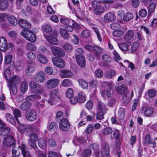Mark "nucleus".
<instances>
[{
	"instance_id": "obj_62",
	"label": "nucleus",
	"mask_w": 157,
	"mask_h": 157,
	"mask_svg": "<svg viewBox=\"0 0 157 157\" xmlns=\"http://www.w3.org/2000/svg\"><path fill=\"white\" fill-rule=\"evenodd\" d=\"M18 147L20 148L22 153L28 151L27 146L24 142H22L21 145L18 146Z\"/></svg>"
},
{
	"instance_id": "obj_54",
	"label": "nucleus",
	"mask_w": 157,
	"mask_h": 157,
	"mask_svg": "<svg viewBox=\"0 0 157 157\" xmlns=\"http://www.w3.org/2000/svg\"><path fill=\"white\" fill-rule=\"evenodd\" d=\"M124 34L123 31L121 30H117L113 32V35L116 37L121 36Z\"/></svg>"
},
{
	"instance_id": "obj_34",
	"label": "nucleus",
	"mask_w": 157,
	"mask_h": 157,
	"mask_svg": "<svg viewBox=\"0 0 157 157\" xmlns=\"http://www.w3.org/2000/svg\"><path fill=\"white\" fill-rule=\"evenodd\" d=\"M37 58L38 61L42 63L45 64L48 62L47 58L44 55L40 54H38Z\"/></svg>"
},
{
	"instance_id": "obj_36",
	"label": "nucleus",
	"mask_w": 157,
	"mask_h": 157,
	"mask_svg": "<svg viewBox=\"0 0 157 157\" xmlns=\"http://www.w3.org/2000/svg\"><path fill=\"white\" fill-rule=\"evenodd\" d=\"M94 30L96 34L98 40L100 41L102 40V37L100 31L99 30L98 28L96 26L90 27Z\"/></svg>"
},
{
	"instance_id": "obj_59",
	"label": "nucleus",
	"mask_w": 157,
	"mask_h": 157,
	"mask_svg": "<svg viewBox=\"0 0 157 157\" xmlns=\"http://www.w3.org/2000/svg\"><path fill=\"white\" fill-rule=\"evenodd\" d=\"M120 133L118 130H115L113 131V136L114 139L119 140L120 137Z\"/></svg>"
},
{
	"instance_id": "obj_18",
	"label": "nucleus",
	"mask_w": 157,
	"mask_h": 157,
	"mask_svg": "<svg viewBox=\"0 0 157 157\" xmlns=\"http://www.w3.org/2000/svg\"><path fill=\"white\" fill-rule=\"evenodd\" d=\"M18 23L21 27L25 29H29L31 27V24L25 19H20Z\"/></svg>"
},
{
	"instance_id": "obj_19",
	"label": "nucleus",
	"mask_w": 157,
	"mask_h": 157,
	"mask_svg": "<svg viewBox=\"0 0 157 157\" xmlns=\"http://www.w3.org/2000/svg\"><path fill=\"white\" fill-rule=\"evenodd\" d=\"M32 105L31 103L26 101L22 102L20 105V109L22 111H26L29 109Z\"/></svg>"
},
{
	"instance_id": "obj_55",
	"label": "nucleus",
	"mask_w": 157,
	"mask_h": 157,
	"mask_svg": "<svg viewBox=\"0 0 157 157\" xmlns=\"http://www.w3.org/2000/svg\"><path fill=\"white\" fill-rule=\"evenodd\" d=\"M108 100L109 101L108 105L109 107H113L115 105L116 100L113 97L109 98H108Z\"/></svg>"
},
{
	"instance_id": "obj_49",
	"label": "nucleus",
	"mask_w": 157,
	"mask_h": 157,
	"mask_svg": "<svg viewBox=\"0 0 157 157\" xmlns=\"http://www.w3.org/2000/svg\"><path fill=\"white\" fill-rule=\"evenodd\" d=\"M90 35V33L89 31L87 29H85L82 32L81 34V36L82 38H87L89 37Z\"/></svg>"
},
{
	"instance_id": "obj_50",
	"label": "nucleus",
	"mask_w": 157,
	"mask_h": 157,
	"mask_svg": "<svg viewBox=\"0 0 157 157\" xmlns=\"http://www.w3.org/2000/svg\"><path fill=\"white\" fill-rule=\"evenodd\" d=\"M63 49L68 52H71L73 49V46L69 43H66L63 45Z\"/></svg>"
},
{
	"instance_id": "obj_2",
	"label": "nucleus",
	"mask_w": 157,
	"mask_h": 157,
	"mask_svg": "<svg viewBox=\"0 0 157 157\" xmlns=\"http://www.w3.org/2000/svg\"><path fill=\"white\" fill-rule=\"evenodd\" d=\"M31 91L33 93L39 94H44L45 93L43 86L41 85L37 84L34 81H31L29 83Z\"/></svg>"
},
{
	"instance_id": "obj_1",
	"label": "nucleus",
	"mask_w": 157,
	"mask_h": 157,
	"mask_svg": "<svg viewBox=\"0 0 157 157\" xmlns=\"http://www.w3.org/2000/svg\"><path fill=\"white\" fill-rule=\"evenodd\" d=\"M114 2L112 0H104L101 1H98L94 0L91 2V5L94 8V13L97 15L101 14L104 12L106 6H104L101 4H112Z\"/></svg>"
},
{
	"instance_id": "obj_12",
	"label": "nucleus",
	"mask_w": 157,
	"mask_h": 157,
	"mask_svg": "<svg viewBox=\"0 0 157 157\" xmlns=\"http://www.w3.org/2000/svg\"><path fill=\"white\" fill-rule=\"evenodd\" d=\"M34 79L39 83L44 82L46 80L45 73L43 71H39L36 73L34 76Z\"/></svg>"
},
{
	"instance_id": "obj_21",
	"label": "nucleus",
	"mask_w": 157,
	"mask_h": 157,
	"mask_svg": "<svg viewBox=\"0 0 157 157\" xmlns=\"http://www.w3.org/2000/svg\"><path fill=\"white\" fill-rule=\"evenodd\" d=\"M135 34L134 31L132 30H128L124 36V39L126 41H128L132 39L134 36Z\"/></svg>"
},
{
	"instance_id": "obj_26",
	"label": "nucleus",
	"mask_w": 157,
	"mask_h": 157,
	"mask_svg": "<svg viewBox=\"0 0 157 157\" xmlns=\"http://www.w3.org/2000/svg\"><path fill=\"white\" fill-rule=\"evenodd\" d=\"M6 117L7 121L12 125L15 126L16 124V122L13 116L10 113L6 114Z\"/></svg>"
},
{
	"instance_id": "obj_14",
	"label": "nucleus",
	"mask_w": 157,
	"mask_h": 157,
	"mask_svg": "<svg viewBox=\"0 0 157 157\" xmlns=\"http://www.w3.org/2000/svg\"><path fill=\"white\" fill-rule=\"evenodd\" d=\"M21 81L20 78L17 76L13 75L7 81L8 84L11 85H16L17 84L20 83Z\"/></svg>"
},
{
	"instance_id": "obj_27",
	"label": "nucleus",
	"mask_w": 157,
	"mask_h": 157,
	"mask_svg": "<svg viewBox=\"0 0 157 157\" xmlns=\"http://www.w3.org/2000/svg\"><path fill=\"white\" fill-rule=\"evenodd\" d=\"M116 90L117 92L120 94H123L126 90L127 89L125 86L123 84L116 86Z\"/></svg>"
},
{
	"instance_id": "obj_28",
	"label": "nucleus",
	"mask_w": 157,
	"mask_h": 157,
	"mask_svg": "<svg viewBox=\"0 0 157 157\" xmlns=\"http://www.w3.org/2000/svg\"><path fill=\"white\" fill-rule=\"evenodd\" d=\"M8 20L9 23L13 26H15L17 24V21L16 18L13 15L8 16Z\"/></svg>"
},
{
	"instance_id": "obj_16",
	"label": "nucleus",
	"mask_w": 157,
	"mask_h": 157,
	"mask_svg": "<svg viewBox=\"0 0 157 157\" xmlns=\"http://www.w3.org/2000/svg\"><path fill=\"white\" fill-rule=\"evenodd\" d=\"M18 124L17 128L18 131L21 133H24L28 128L27 125L21 123L18 121V119H17Z\"/></svg>"
},
{
	"instance_id": "obj_31",
	"label": "nucleus",
	"mask_w": 157,
	"mask_h": 157,
	"mask_svg": "<svg viewBox=\"0 0 157 157\" xmlns=\"http://www.w3.org/2000/svg\"><path fill=\"white\" fill-rule=\"evenodd\" d=\"M12 156L10 157H19L20 155L18 147L14 146L12 150Z\"/></svg>"
},
{
	"instance_id": "obj_35",
	"label": "nucleus",
	"mask_w": 157,
	"mask_h": 157,
	"mask_svg": "<svg viewBox=\"0 0 157 157\" xmlns=\"http://www.w3.org/2000/svg\"><path fill=\"white\" fill-rule=\"evenodd\" d=\"M60 21L65 26L68 25H72L74 24V22L73 20L64 18L61 19Z\"/></svg>"
},
{
	"instance_id": "obj_61",
	"label": "nucleus",
	"mask_w": 157,
	"mask_h": 157,
	"mask_svg": "<svg viewBox=\"0 0 157 157\" xmlns=\"http://www.w3.org/2000/svg\"><path fill=\"white\" fill-rule=\"evenodd\" d=\"M118 116L120 120H123L124 116V111L123 108H121L118 112Z\"/></svg>"
},
{
	"instance_id": "obj_32",
	"label": "nucleus",
	"mask_w": 157,
	"mask_h": 157,
	"mask_svg": "<svg viewBox=\"0 0 157 157\" xmlns=\"http://www.w3.org/2000/svg\"><path fill=\"white\" fill-rule=\"evenodd\" d=\"M8 2L6 0H0V10H5L8 8Z\"/></svg>"
},
{
	"instance_id": "obj_47",
	"label": "nucleus",
	"mask_w": 157,
	"mask_h": 157,
	"mask_svg": "<svg viewBox=\"0 0 157 157\" xmlns=\"http://www.w3.org/2000/svg\"><path fill=\"white\" fill-rule=\"evenodd\" d=\"M28 129L32 133L39 132V129L35 126L32 124L29 125L28 127Z\"/></svg>"
},
{
	"instance_id": "obj_48",
	"label": "nucleus",
	"mask_w": 157,
	"mask_h": 157,
	"mask_svg": "<svg viewBox=\"0 0 157 157\" xmlns=\"http://www.w3.org/2000/svg\"><path fill=\"white\" fill-rule=\"evenodd\" d=\"M28 143L29 146L35 150V151L36 153L39 152V149H37V147L36 144V141H29Z\"/></svg>"
},
{
	"instance_id": "obj_7",
	"label": "nucleus",
	"mask_w": 157,
	"mask_h": 157,
	"mask_svg": "<svg viewBox=\"0 0 157 157\" xmlns=\"http://www.w3.org/2000/svg\"><path fill=\"white\" fill-rule=\"evenodd\" d=\"M51 50L54 55L59 57H63L65 56L64 51L60 48L56 46H53L51 48Z\"/></svg>"
},
{
	"instance_id": "obj_5",
	"label": "nucleus",
	"mask_w": 157,
	"mask_h": 157,
	"mask_svg": "<svg viewBox=\"0 0 157 157\" xmlns=\"http://www.w3.org/2000/svg\"><path fill=\"white\" fill-rule=\"evenodd\" d=\"M71 124L69 120L66 118L62 119L59 124L60 129L64 131H68L70 127Z\"/></svg>"
},
{
	"instance_id": "obj_57",
	"label": "nucleus",
	"mask_w": 157,
	"mask_h": 157,
	"mask_svg": "<svg viewBox=\"0 0 157 157\" xmlns=\"http://www.w3.org/2000/svg\"><path fill=\"white\" fill-rule=\"evenodd\" d=\"M93 52H94L96 55L103 53V50L101 48L96 46H94Z\"/></svg>"
},
{
	"instance_id": "obj_38",
	"label": "nucleus",
	"mask_w": 157,
	"mask_h": 157,
	"mask_svg": "<svg viewBox=\"0 0 157 157\" xmlns=\"http://www.w3.org/2000/svg\"><path fill=\"white\" fill-rule=\"evenodd\" d=\"M78 82L80 86L83 89H87L88 87V85L87 82L83 79H80Z\"/></svg>"
},
{
	"instance_id": "obj_3",
	"label": "nucleus",
	"mask_w": 157,
	"mask_h": 157,
	"mask_svg": "<svg viewBox=\"0 0 157 157\" xmlns=\"http://www.w3.org/2000/svg\"><path fill=\"white\" fill-rule=\"evenodd\" d=\"M21 34L27 40L32 42H34L36 40L35 34L29 30H23L21 32Z\"/></svg>"
},
{
	"instance_id": "obj_46",
	"label": "nucleus",
	"mask_w": 157,
	"mask_h": 157,
	"mask_svg": "<svg viewBox=\"0 0 157 157\" xmlns=\"http://www.w3.org/2000/svg\"><path fill=\"white\" fill-rule=\"evenodd\" d=\"M26 48L27 50L30 51H34L36 49V46L31 43H28L27 44Z\"/></svg>"
},
{
	"instance_id": "obj_22",
	"label": "nucleus",
	"mask_w": 157,
	"mask_h": 157,
	"mask_svg": "<svg viewBox=\"0 0 157 157\" xmlns=\"http://www.w3.org/2000/svg\"><path fill=\"white\" fill-rule=\"evenodd\" d=\"M97 109L98 111L103 113H106L108 110V108H106L105 104L100 101L97 102Z\"/></svg>"
},
{
	"instance_id": "obj_6",
	"label": "nucleus",
	"mask_w": 157,
	"mask_h": 157,
	"mask_svg": "<svg viewBox=\"0 0 157 157\" xmlns=\"http://www.w3.org/2000/svg\"><path fill=\"white\" fill-rule=\"evenodd\" d=\"M26 118L28 121L32 122L35 121L37 117V114L33 109H31L29 111H27L25 113Z\"/></svg>"
},
{
	"instance_id": "obj_4",
	"label": "nucleus",
	"mask_w": 157,
	"mask_h": 157,
	"mask_svg": "<svg viewBox=\"0 0 157 157\" xmlns=\"http://www.w3.org/2000/svg\"><path fill=\"white\" fill-rule=\"evenodd\" d=\"M10 128L8 127L2 120L0 119V136H6L10 132Z\"/></svg>"
},
{
	"instance_id": "obj_15",
	"label": "nucleus",
	"mask_w": 157,
	"mask_h": 157,
	"mask_svg": "<svg viewBox=\"0 0 157 157\" xmlns=\"http://www.w3.org/2000/svg\"><path fill=\"white\" fill-rule=\"evenodd\" d=\"M7 48V42L6 39L4 37H0V49L3 52H5Z\"/></svg>"
},
{
	"instance_id": "obj_11",
	"label": "nucleus",
	"mask_w": 157,
	"mask_h": 157,
	"mask_svg": "<svg viewBox=\"0 0 157 157\" xmlns=\"http://www.w3.org/2000/svg\"><path fill=\"white\" fill-rule=\"evenodd\" d=\"M54 65L59 68H63L65 66V62L62 59L54 57L52 59Z\"/></svg>"
},
{
	"instance_id": "obj_37",
	"label": "nucleus",
	"mask_w": 157,
	"mask_h": 157,
	"mask_svg": "<svg viewBox=\"0 0 157 157\" xmlns=\"http://www.w3.org/2000/svg\"><path fill=\"white\" fill-rule=\"evenodd\" d=\"M61 36L65 39H68L69 37V34L67 31L64 29H61L59 31Z\"/></svg>"
},
{
	"instance_id": "obj_8",
	"label": "nucleus",
	"mask_w": 157,
	"mask_h": 157,
	"mask_svg": "<svg viewBox=\"0 0 157 157\" xmlns=\"http://www.w3.org/2000/svg\"><path fill=\"white\" fill-rule=\"evenodd\" d=\"M59 81V80L56 78H51L46 82L45 85L48 89H53L58 85Z\"/></svg>"
},
{
	"instance_id": "obj_40",
	"label": "nucleus",
	"mask_w": 157,
	"mask_h": 157,
	"mask_svg": "<svg viewBox=\"0 0 157 157\" xmlns=\"http://www.w3.org/2000/svg\"><path fill=\"white\" fill-rule=\"evenodd\" d=\"M42 30L44 32L47 33H49L52 31L51 27L48 24H46L43 26Z\"/></svg>"
},
{
	"instance_id": "obj_60",
	"label": "nucleus",
	"mask_w": 157,
	"mask_h": 157,
	"mask_svg": "<svg viewBox=\"0 0 157 157\" xmlns=\"http://www.w3.org/2000/svg\"><path fill=\"white\" fill-rule=\"evenodd\" d=\"M30 139L29 141H36L38 139V136L37 134L35 132L32 133L30 135Z\"/></svg>"
},
{
	"instance_id": "obj_10",
	"label": "nucleus",
	"mask_w": 157,
	"mask_h": 157,
	"mask_svg": "<svg viewBox=\"0 0 157 157\" xmlns=\"http://www.w3.org/2000/svg\"><path fill=\"white\" fill-rule=\"evenodd\" d=\"M2 143L6 146H13L15 145L16 142L14 137L9 135L4 138Z\"/></svg>"
},
{
	"instance_id": "obj_52",
	"label": "nucleus",
	"mask_w": 157,
	"mask_h": 157,
	"mask_svg": "<svg viewBox=\"0 0 157 157\" xmlns=\"http://www.w3.org/2000/svg\"><path fill=\"white\" fill-rule=\"evenodd\" d=\"M113 132L112 129L109 127L104 128L102 130L103 134L105 135H107Z\"/></svg>"
},
{
	"instance_id": "obj_43",
	"label": "nucleus",
	"mask_w": 157,
	"mask_h": 157,
	"mask_svg": "<svg viewBox=\"0 0 157 157\" xmlns=\"http://www.w3.org/2000/svg\"><path fill=\"white\" fill-rule=\"evenodd\" d=\"M120 49L122 51H127L129 50L128 49V45L125 43H122L118 44Z\"/></svg>"
},
{
	"instance_id": "obj_20",
	"label": "nucleus",
	"mask_w": 157,
	"mask_h": 157,
	"mask_svg": "<svg viewBox=\"0 0 157 157\" xmlns=\"http://www.w3.org/2000/svg\"><path fill=\"white\" fill-rule=\"evenodd\" d=\"M76 61L78 65L83 68L86 65L85 59L83 56H77L76 57Z\"/></svg>"
},
{
	"instance_id": "obj_39",
	"label": "nucleus",
	"mask_w": 157,
	"mask_h": 157,
	"mask_svg": "<svg viewBox=\"0 0 157 157\" xmlns=\"http://www.w3.org/2000/svg\"><path fill=\"white\" fill-rule=\"evenodd\" d=\"M28 89V85L27 82L24 81L22 82L21 85V91L23 93H25L27 91Z\"/></svg>"
},
{
	"instance_id": "obj_17",
	"label": "nucleus",
	"mask_w": 157,
	"mask_h": 157,
	"mask_svg": "<svg viewBox=\"0 0 157 157\" xmlns=\"http://www.w3.org/2000/svg\"><path fill=\"white\" fill-rule=\"evenodd\" d=\"M36 66V63L34 62H32L29 64L27 67V69L25 71L27 75H30L31 73L35 70V68Z\"/></svg>"
},
{
	"instance_id": "obj_44",
	"label": "nucleus",
	"mask_w": 157,
	"mask_h": 157,
	"mask_svg": "<svg viewBox=\"0 0 157 157\" xmlns=\"http://www.w3.org/2000/svg\"><path fill=\"white\" fill-rule=\"evenodd\" d=\"M59 92L58 90L54 89L51 91L50 93V97L51 98L54 99L58 97Z\"/></svg>"
},
{
	"instance_id": "obj_64",
	"label": "nucleus",
	"mask_w": 157,
	"mask_h": 157,
	"mask_svg": "<svg viewBox=\"0 0 157 157\" xmlns=\"http://www.w3.org/2000/svg\"><path fill=\"white\" fill-rule=\"evenodd\" d=\"M103 61L106 63H109L111 61V58L107 54H103L102 56Z\"/></svg>"
},
{
	"instance_id": "obj_29",
	"label": "nucleus",
	"mask_w": 157,
	"mask_h": 157,
	"mask_svg": "<svg viewBox=\"0 0 157 157\" xmlns=\"http://www.w3.org/2000/svg\"><path fill=\"white\" fill-rule=\"evenodd\" d=\"M45 38L48 41L53 44L57 45L58 43V41L57 39L52 36H46Z\"/></svg>"
},
{
	"instance_id": "obj_42",
	"label": "nucleus",
	"mask_w": 157,
	"mask_h": 157,
	"mask_svg": "<svg viewBox=\"0 0 157 157\" xmlns=\"http://www.w3.org/2000/svg\"><path fill=\"white\" fill-rule=\"evenodd\" d=\"M8 86L10 91L12 94L15 95L17 93V87L16 85H13L10 86V84H8ZM10 92L11 93V92Z\"/></svg>"
},
{
	"instance_id": "obj_13",
	"label": "nucleus",
	"mask_w": 157,
	"mask_h": 157,
	"mask_svg": "<svg viewBox=\"0 0 157 157\" xmlns=\"http://www.w3.org/2000/svg\"><path fill=\"white\" fill-rule=\"evenodd\" d=\"M116 20V17L115 15L110 12L105 14L103 18L104 22L105 23L114 21Z\"/></svg>"
},
{
	"instance_id": "obj_51",
	"label": "nucleus",
	"mask_w": 157,
	"mask_h": 157,
	"mask_svg": "<svg viewBox=\"0 0 157 157\" xmlns=\"http://www.w3.org/2000/svg\"><path fill=\"white\" fill-rule=\"evenodd\" d=\"M94 126L93 125L91 124H90L86 127L85 131V132L86 134L88 135L92 132Z\"/></svg>"
},
{
	"instance_id": "obj_53",
	"label": "nucleus",
	"mask_w": 157,
	"mask_h": 157,
	"mask_svg": "<svg viewBox=\"0 0 157 157\" xmlns=\"http://www.w3.org/2000/svg\"><path fill=\"white\" fill-rule=\"evenodd\" d=\"M63 85L65 87H69L72 85L71 81L68 79H64L62 82Z\"/></svg>"
},
{
	"instance_id": "obj_58",
	"label": "nucleus",
	"mask_w": 157,
	"mask_h": 157,
	"mask_svg": "<svg viewBox=\"0 0 157 157\" xmlns=\"http://www.w3.org/2000/svg\"><path fill=\"white\" fill-rule=\"evenodd\" d=\"M26 56L29 59L31 60L34 59L36 57L35 53L31 52H28L26 54Z\"/></svg>"
},
{
	"instance_id": "obj_56",
	"label": "nucleus",
	"mask_w": 157,
	"mask_h": 157,
	"mask_svg": "<svg viewBox=\"0 0 157 157\" xmlns=\"http://www.w3.org/2000/svg\"><path fill=\"white\" fill-rule=\"evenodd\" d=\"M13 114L16 121L17 119H18L17 117H21V111L17 109L14 110Z\"/></svg>"
},
{
	"instance_id": "obj_24",
	"label": "nucleus",
	"mask_w": 157,
	"mask_h": 157,
	"mask_svg": "<svg viewBox=\"0 0 157 157\" xmlns=\"http://www.w3.org/2000/svg\"><path fill=\"white\" fill-rule=\"evenodd\" d=\"M46 73L49 75H54L58 72L57 70L54 67L48 66L45 69Z\"/></svg>"
},
{
	"instance_id": "obj_9",
	"label": "nucleus",
	"mask_w": 157,
	"mask_h": 157,
	"mask_svg": "<svg viewBox=\"0 0 157 157\" xmlns=\"http://www.w3.org/2000/svg\"><path fill=\"white\" fill-rule=\"evenodd\" d=\"M142 113L146 117H150L153 113V109L147 104L143 105L141 107Z\"/></svg>"
},
{
	"instance_id": "obj_41",
	"label": "nucleus",
	"mask_w": 157,
	"mask_h": 157,
	"mask_svg": "<svg viewBox=\"0 0 157 157\" xmlns=\"http://www.w3.org/2000/svg\"><path fill=\"white\" fill-rule=\"evenodd\" d=\"M129 93H126L124 94L122 98V102L124 105H127L129 101Z\"/></svg>"
},
{
	"instance_id": "obj_33",
	"label": "nucleus",
	"mask_w": 157,
	"mask_h": 157,
	"mask_svg": "<svg viewBox=\"0 0 157 157\" xmlns=\"http://www.w3.org/2000/svg\"><path fill=\"white\" fill-rule=\"evenodd\" d=\"M102 151L101 152L102 155L105 154H109V146L108 143H104L103 144Z\"/></svg>"
},
{
	"instance_id": "obj_23",
	"label": "nucleus",
	"mask_w": 157,
	"mask_h": 157,
	"mask_svg": "<svg viewBox=\"0 0 157 157\" xmlns=\"http://www.w3.org/2000/svg\"><path fill=\"white\" fill-rule=\"evenodd\" d=\"M99 145L96 143H95L90 145V148L92 149L96 157H99L100 156V151L99 150Z\"/></svg>"
},
{
	"instance_id": "obj_25",
	"label": "nucleus",
	"mask_w": 157,
	"mask_h": 157,
	"mask_svg": "<svg viewBox=\"0 0 157 157\" xmlns=\"http://www.w3.org/2000/svg\"><path fill=\"white\" fill-rule=\"evenodd\" d=\"M60 76L63 78H69L71 76L72 73L69 70H61L60 73Z\"/></svg>"
},
{
	"instance_id": "obj_45",
	"label": "nucleus",
	"mask_w": 157,
	"mask_h": 157,
	"mask_svg": "<svg viewBox=\"0 0 157 157\" xmlns=\"http://www.w3.org/2000/svg\"><path fill=\"white\" fill-rule=\"evenodd\" d=\"M133 17V15L132 13H128L124 15L123 19L124 21H128L132 20Z\"/></svg>"
},
{
	"instance_id": "obj_63",
	"label": "nucleus",
	"mask_w": 157,
	"mask_h": 157,
	"mask_svg": "<svg viewBox=\"0 0 157 157\" xmlns=\"http://www.w3.org/2000/svg\"><path fill=\"white\" fill-rule=\"evenodd\" d=\"M57 127V125L55 122H51L49 126V130L50 131H54L56 129Z\"/></svg>"
},
{
	"instance_id": "obj_30",
	"label": "nucleus",
	"mask_w": 157,
	"mask_h": 157,
	"mask_svg": "<svg viewBox=\"0 0 157 157\" xmlns=\"http://www.w3.org/2000/svg\"><path fill=\"white\" fill-rule=\"evenodd\" d=\"M79 25L74 22V24L72 25H68L64 27L66 30L68 32H71L73 30V28H77L79 27Z\"/></svg>"
}]
</instances>
